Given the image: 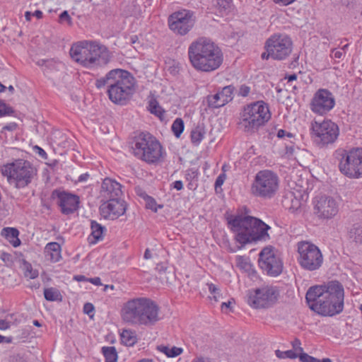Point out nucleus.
<instances>
[{"label":"nucleus","mask_w":362,"mask_h":362,"mask_svg":"<svg viewBox=\"0 0 362 362\" xmlns=\"http://www.w3.org/2000/svg\"><path fill=\"white\" fill-rule=\"evenodd\" d=\"M339 211L336 200L329 196L317 197L314 202V212L320 218L329 219Z\"/></svg>","instance_id":"18"},{"label":"nucleus","mask_w":362,"mask_h":362,"mask_svg":"<svg viewBox=\"0 0 362 362\" xmlns=\"http://www.w3.org/2000/svg\"><path fill=\"white\" fill-rule=\"evenodd\" d=\"M250 91V88L246 85L240 86L239 88L238 94L243 97H246L248 95Z\"/></svg>","instance_id":"48"},{"label":"nucleus","mask_w":362,"mask_h":362,"mask_svg":"<svg viewBox=\"0 0 362 362\" xmlns=\"http://www.w3.org/2000/svg\"><path fill=\"white\" fill-rule=\"evenodd\" d=\"M121 187L119 182L107 177L102 183L100 194L107 199L119 197L122 194Z\"/></svg>","instance_id":"23"},{"label":"nucleus","mask_w":362,"mask_h":362,"mask_svg":"<svg viewBox=\"0 0 362 362\" xmlns=\"http://www.w3.org/2000/svg\"><path fill=\"white\" fill-rule=\"evenodd\" d=\"M292 345H293V348L294 349L293 351H295L296 353H303V348L300 346L301 345V343H300V341L298 339H296L293 343H292Z\"/></svg>","instance_id":"49"},{"label":"nucleus","mask_w":362,"mask_h":362,"mask_svg":"<svg viewBox=\"0 0 362 362\" xmlns=\"http://www.w3.org/2000/svg\"><path fill=\"white\" fill-rule=\"evenodd\" d=\"M145 298H134L124 303L121 310L122 320L132 325L141 324V312Z\"/></svg>","instance_id":"19"},{"label":"nucleus","mask_w":362,"mask_h":362,"mask_svg":"<svg viewBox=\"0 0 362 362\" xmlns=\"http://www.w3.org/2000/svg\"><path fill=\"white\" fill-rule=\"evenodd\" d=\"M230 305H231V301H228V302L222 303V304H221V309H222V310L224 311V312H227L226 309L230 308Z\"/></svg>","instance_id":"62"},{"label":"nucleus","mask_w":362,"mask_h":362,"mask_svg":"<svg viewBox=\"0 0 362 362\" xmlns=\"http://www.w3.org/2000/svg\"><path fill=\"white\" fill-rule=\"evenodd\" d=\"M158 350H159L160 352L165 354L168 357H176L179 355H180L182 353V349L173 346L169 347L164 345H160L158 346Z\"/></svg>","instance_id":"33"},{"label":"nucleus","mask_w":362,"mask_h":362,"mask_svg":"<svg viewBox=\"0 0 362 362\" xmlns=\"http://www.w3.org/2000/svg\"><path fill=\"white\" fill-rule=\"evenodd\" d=\"M305 299L312 310L321 315L334 316L344 309V287L337 281L324 286H314L308 290Z\"/></svg>","instance_id":"1"},{"label":"nucleus","mask_w":362,"mask_h":362,"mask_svg":"<svg viewBox=\"0 0 362 362\" xmlns=\"http://www.w3.org/2000/svg\"><path fill=\"white\" fill-rule=\"evenodd\" d=\"M192 362H210V361L207 358H205L201 357V358L194 359Z\"/></svg>","instance_id":"64"},{"label":"nucleus","mask_w":362,"mask_h":362,"mask_svg":"<svg viewBox=\"0 0 362 362\" xmlns=\"http://www.w3.org/2000/svg\"><path fill=\"white\" fill-rule=\"evenodd\" d=\"M13 113L11 107L7 105L5 103L0 100V117L11 115Z\"/></svg>","instance_id":"40"},{"label":"nucleus","mask_w":362,"mask_h":362,"mask_svg":"<svg viewBox=\"0 0 362 362\" xmlns=\"http://www.w3.org/2000/svg\"><path fill=\"white\" fill-rule=\"evenodd\" d=\"M155 206H156L155 200L153 198L148 197V199H147V202H146V207L148 209H150L154 211H156L157 209Z\"/></svg>","instance_id":"50"},{"label":"nucleus","mask_w":362,"mask_h":362,"mask_svg":"<svg viewBox=\"0 0 362 362\" xmlns=\"http://www.w3.org/2000/svg\"><path fill=\"white\" fill-rule=\"evenodd\" d=\"M25 276L33 279L38 276V272L36 269H33L30 264H28L26 265Z\"/></svg>","instance_id":"42"},{"label":"nucleus","mask_w":362,"mask_h":362,"mask_svg":"<svg viewBox=\"0 0 362 362\" xmlns=\"http://www.w3.org/2000/svg\"><path fill=\"white\" fill-rule=\"evenodd\" d=\"M284 79L287 80L288 83H292L293 81H296L297 75L296 74L286 75Z\"/></svg>","instance_id":"58"},{"label":"nucleus","mask_w":362,"mask_h":362,"mask_svg":"<svg viewBox=\"0 0 362 362\" xmlns=\"http://www.w3.org/2000/svg\"><path fill=\"white\" fill-rule=\"evenodd\" d=\"M335 105V98L327 89L320 88L315 92L311 102V110L320 115L329 112Z\"/></svg>","instance_id":"16"},{"label":"nucleus","mask_w":362,"mask_h":362,"mask_svg":"<svg viewBox=\"0 0 362 362\" xmlns=\"http://www.w3.org/2000/svg\"><path fill=\"white\" fill-rule=\"evenodd\" d=\"M292 40L285 34L276 33L269 37L264 47L272 55V59L284 60L292 51Z\"/></svg>","instance_id":"12"},{"label":"nucleus","mask_w":362,"mask_h":362,"mask_svg":"<svg viewBox=\"0 0 362 362\" xmlns=\"http://www.w3.org/2000/svg\"><path fill=\"white\" fill-rule=\"evenodd\" d=\"M1 259L5 263L11 262V255L6 252H2L0 256Z\"/></svg>","instance_id":"54"},{"label":"nucleus","mask_w":362,"mask_h":362,"mask_svg":"<svg viewBox=\"0 0 362 362\" xmlns=\"http://www.w3.org/2000/svg\"><path fill=\"white\" fill-rule=\"evenodd\" d=\"M209 292L213 295V299L218 302L220 296V289L214 284H207Z\"/></svg>","instance_id":"41"},{"label":"nucleus","mask_w":362,"mask_h":362,"mask_svg":"<svg viewBox=\"0 0 362 362\" xmlns=\"http://www.w3.org/2000/svg\"><path fill=\"white\" fill-rule=\"evenodd\" d=\"M343 54L344 52L339 50L332 49V57L334 59H339Z\"/></svg>","instance_id":"55"},{"label":"nucleus","mask_w":362,"mask_h":362,"mask_svg":"<svg viewBox=\"0 0 362 362\" xmlns=\"http://www.w3.org/2000/svg\"><path fill=\"white\" fill-rule=\"evenodd\" d=\"M349 237L356 243H362V222L352 226L349 231Z\"/></svg>","instance_id":"28"},{"label":"nucleus","mask_w":362,"mask_h":362,"mask_svg":"<svg viewBox=\"0 0 362 362\" xmlns=\"http://www.w3.org/2000/svg\"><path fill=\"white\" fill-rule=\"evenodd\" d=\"M205 130L203 127L197 126L192 130L190 137L193 144L197 146L204 139Z\"/></svg>","instance_id":"32"},{"label":"nucleus","mask_w":362,"mask_h":362,"mask_svg":"<svg viewBox=\"0 0 362 362\" xmlns=\"http://www.w3.org/2000/svg\"><path fill=\"white\" fill-rule=\"evenodd\" d=\"M279 293L276 287L265 286L250 291L247 295V303L254 308H265L272 305Z\"/></svg>","instance_id":"14"},{"label":"nucleus","mask_w":362,"mask_h":362,"mask_svg":"<svg viewBox=\"0 0 362 362\" xmlns=\"http://www.w3.org/2000/svg\"><path fill=\"white\" fill-rule=\"evenodd\" d=\"M207 106L209 108L215 109L224 106L225 102L222 99L219 92L214 95H209L206 98Z\"/></svg>","instance_id":"29"},{"label":"nucleus","mask_w":362,"mask_h":362,"mask_svg":"<svg viewBox=\"0 0 362 362\" xmlns=\"http://www.w3.org/2000/svg\"><path fill=\"white\" fill-rule=\"evenodd\" d=\"M35 152L43 159H47V153L44 151V149H42V148H40V146H35V148H34Z\"/></svg>","instance_id":"51"},{"label":"nucleus","mask_w":362,"mask_h":362,"mask_svg":"<svg viewBox=\"0 0 362 362\" xmlns=\"http://www.w3.org/2000/svg\"><path fill=\"white\" fill-rule=\"evenodd\" d=\"M298 262L300 266L309 272L319 269L323 263V255L315 244L301 241L298 243Z\"/></svg>","instance_id":"9"},{"label":"nucleus","mask_w":362,"mask_h":362,"mask_svg":"<svg viewBox=\"0 0 362 362\" xmlns=\"http://www.w3.org/2000/svg\"><path fill=\"white\" fill-rule=\"evenodd\" d=\"M61 246L59 243L52 242L47 244L45 250L46 256L53 262H57L61 258Z\"/></svg>","instance_id":"25"},{"label":"nucleus","mask_w":362,"mask_h":362,"mask_svg":"<svg viewBox=\"0 0 362 362\" xmlns=\"http://www.w3.org/2000/svg\"><path fill=\"white\" fill-rule=\"evenodd\" d=\"M44 296L48 301H61L62 300L60 291L54 287L45 288Z\"/></svg>","instance_id":"30"},{"label":"nucleus","mask_w":362,"mask_h":362,"mask_svg":"<svg viewBox=\"0 0 362 362\" xmlns=\"http://www.w3.org/2000/svg\"><path fill=\"white\" fill-rule=\"evenodd\" d=\"M134 155L147 163H156L163 156L160 142L148 132H141L134 139Z\"/></svg>","instance_id":"7"},{"label":"nucleus","mask_w":362,"mask_h":362,"mask_svg":"<svg viewBox=\"0 0 362 362\" xmlns=\"http://www.w3.org/2000/svg\"><path fill=\"white\" fill-rule=\"evenodd\" d=\"M102 353L105 358V362H117V352L115 346H103Z\"/></svg>","instance_id":"34"},{"label":"nucleus","mask_w":362,"mask_h":362,"mask_svg":"<svg viewBox=\"0 0 362 362\" xmlns=\"http://www.w3.org/2000/svg\"><path fill=\"white\" fill-rule=\"evenodd\" d=\"M120 337L122 343L128 346H132L137 342L136 332L130 329H123Z\"/></svg>","instance_id":"27"},{"label":"nucleus","mask_w":362,"mask_h":362,"mask_svg":"<svg viewBox=\"0 0 362 362\" xmlns=\"http://www.w3.org/2000/svg\"><path fill=\"white\" fill-rule=\"evenodd\" d=\"M159 308L153 300L145 298L143 308L141 312L140 325L151 326L157 322L160 317L158 316Z\"/></svg>","instance_id":"22"},{"label":"nucleus","mask_w":362,"mask_h":362,"mask_svg":"<svg viewBox=\"0 0 362 362\" xmlns=\"http://www.w3.org/2000/svg\"><path fill=\"white\" fill-rule=\"evenodd\" d=\"M195 21L194 12L183 9L173 13L168 17V26L176 35L184 36L193 28Z\"/></svg>","instance_id":"13"},{"label":"nucleus","mask_w":362,"mask_h":362,"mask_svg":"<svg viewBox=\"0 0 362 362\" xmlns=\"http://www.w3.org/2000/svg\"><path fill=\"white\" fill-rule=\"evenodd\" d=\"M294 153V146L293 145H290V146H286V151H285V153L288 156H293Z\"/></svg>","instance_id":"57"},{"label":"nucleus","mask_w":362,"mask_h":362,"mask_svg":"<svg viewBox=\"0 0 362 362\" xmlns=\"http://www.w3.org/2000/svg\"><path fill=\"white\" fill-rule=\"evenodd\" d=\"M148 110L151 113L154 114L158 117H160L163 113V109L159 105L158 101L156 99H151L149 101Z\"/></svg>","instance_id":"38"},{"label":"nucleus","mask_w":362,"mask_h":362,"mask_svg":"<svg viewBox=\"0 0 362 362\" xmlns=\"http://www.w3.org/2000/svg\"><path fill=\"white\" fill-rule=\"evenodd\" d=\"M293 194H289L286 196V199H289L292 202L291 206L289 207L291 209H297L300 206V202L298 199H293Z\"/></svg>","instance_id":"46"},{"label":"nucleus","mask_w":362,"mask_h":362,"mask_svg":"<svg viewBox=\"0 0 362 362\" xmlns=\"http://www.w3.org/2000/svg\"><path fill=\"white\" fill-rule=\"evenodd\" d=\"M228 223L235 233V240L240 245L239 249L248 243L266 240L269 238L267 231L270 226L257 218L238 215L228 218Z\"/></svg>","instance_id":"4"},{"label":"nucleus","mask_w":362,"mask_h":362,"mask_svg":"<svg viewBox=\"0 0 362 362\" xmlns=\"http://www.w3.org/2000/svg\"><path fill=\"white\" fill-rule=\"evenodd\" d=\"M1 235L8 240L13 247H17L21 244L18 238L19 231L15 228H4L1 230Z\"/></svg>","instance_id":"26"},{"label":"nucleus","mask_w":362,"mask_h":362,"mask_svg":"<svg viewBox=\"0 0 362 362\" xmlns=\"http://www.w3.org/2000/svg\"><path fill=\"white\" fill-rule=\"evenodd\" d=\"M339 163L340 172L349 178L362 177V148L343 151Z\"/></svg>","instance_id":"10"},{"label":"nucleus","mask_w":362,"mask_h":362,"mask_svg":"<svg viewBox=\"0 0 362 362\" xmlns=\"http://www.w3.org/2000/svg\"><path fill=\"white\" fill-rule=\"evenodd\" d=\"M94 310V306L93 304L90 303H86L83 306V312L88 315H90V313Z\"/></svg>","instance_id":"52"},{"label":"nucleus","mask_w":362,"mask_h":362,"mask_svg":"<svg viewBox=\"0 0 362 362\" xmlns=\"http://www.w3.org/2000/svg\"><path fill=\"white\" fill-rule=\"evenodd\" d=\"M296 0H274V1L276 4H281L282 5L286 6L288 5Z\"/></svg>","instance_id":"61"},{"label":"nucleus","mask_w":362,"mask_h":362,"mask_svg":"<svg viewBox=\"0 0 362 362\" xmlns=\"http://www.w3.org/2000/svg\"><path fill=\"white\" fill-rule=\"evenodd\" d=\"M184 122L181 118H177L173 123L171 129L174 135L179 138L184 130Z\"/></svg>","instance_id":"36"},{"label":"nucleus","mask_w":362,"mask_h":362,"mask_svg":"<svg viewBox=\"0 0 362 362\" xmlns=\"http://www.w3.org/2000/svg\"><path fill=\"white\" fill-rule=\"evenodd\" d=\"M173 187L177 190H181L183 188L182 182L180 180H177L173 183Z\"/></svg>","instance_id":"60"},{"label":"nucleus","mask_w":362,"mask_h":362,"mask_svg":"<svg viewBox=\"0 0 362 362\" xmlns=\"http://www.w3.org/2000/svg\"><path fill=\"white\" fill-rule=\"evenodd\" d=\"M1 172L9 185L18 189L28 187L37 175V170L34 165L23 159H17L4 165Z\"/></svg>","instance_id":"5"},{"label":"nucleus","mask_w":362,"mask_h":362,"mask_svg":"<svg viewBox=\"0 0 362 362\" xmlns=\"http://www.w3.org/2000/svg\"><path fill=\"white\" fill-rule=\"evenodd\" d=\"M88 177L89 175L88 173H84L78 177V181L80 182H85L88 180Z\"/></svg>","instance_id":"63"},{"label":"nucleus","mask_w":362,"mask_h":362,"mask_svg":"<svg viewBox=\"0 0 362 362\" xmlns=\"http://www.w3.org/2000/svg\"><path fill=\"white\" fill-rule=\"evenodd\" d=\"M234 89L233 86H226L219 92L222 99L224 100L225 104H227L233 99Z\"/></svg>","instance_id":"37"},{"label":"nucleus","mask_w":362,"mask_h":362,"mask_svg":"<svg viewBox=\"0 0 362 362\" xmlns=\"http://www.w3.org/2000/svg\"><path fill=\"white\" fill-rule=\"evenodd\" d=\"M52 197L57 198V204L60 206L62 214H70L77 210L79 198L76 195L54 190L52 192Z\"/></svg>","instance_id":"21"},{"label":"nucleus","mask_w":362,"mask_h":362,"mask_svg":"<svg viewBox=\"0 0 362 362\" xmlns=\"http://www.w3.org/2000/svg\"><path fill=\"white\" fill-rule=\"evenodd\" d=\"M268 105L262 100L245 105L240 114V128L246 133H255L271 119Z\"/></svg>","instance_id":"6"},{"label":"nucleus","mask_w":362,"mask_h":362,"mask_svg":"<svg viewBox=\"0 0 362 362\" xmlns=\"http://www.w3.org/2000/svg\"><path fill=\"white\" fill-rule=\"evenodd\" d=\"M259 265L269 276H277L283 271L281 259L275 254L272 247H264L259 255Z\"/></svg>","instance_id":"15"},{"label":"nucleus","mask_w":362,"mask_h":362,"mask_svg":"<svg viewBox=\"0 0 362 362\" xmlns=\"http://www.w3.org/2000/svg\"><path fill=\"white\" fill-rule=\"evenodd\" d=\"M59 21L62 23L63 21H66L69 25L71 24V18L70 17L67 11H64L59 15Z\"/></svg>","instance_id":"45"},{"label":"nucleus","mask_w":362,"mask_h":362,"mask_svg":"<svg viewBox=\"0 0 362 362\" xmlns=\"http://www.w3.org/2000/svg\"><path fill=\"white\" fill-rule=\"evenodd\" d=\"M127 209L124 200L119 197L107 199L100 206V214L105 219L115 220L122 216Z\"/></svg>","instance_id":"20"},{"label":"nucleus","mask_w":362,"mask_h":362,"mask_svg":"<svg viewBox=\"0 0 362 362\" xmlns=\"http://www.w3.org/2000/svg\"><path fill=\"white\" fill-rule=\"evenodd\" d=\"M187 55L192 66L198 71L209 73L218 69L223 62L220 47L206 37H199L188 47Z\"/></svg>","instance_id":"2"},{"label":"nucleus","mask_w":362,"mask_h":362,"mask_svg":"<svg viewBox=\"0 0 362 362\" xmlns=\"http://www.w3.org/2000/svg\"><path fill=\"white\" fill-rule=\"evenodd\" d=\"M312 138L315 144L320 147H325L335 142L339 134L338 126L331 120L322 122H313L311 124Z\"/></svg>","instance_id":"11"},{"label":"nucleus","mask_w":362,"mask_h":362,"mask_svg":"<svg viewBox=\"0 0 362 362\" xmlns=\"http://www.w3.org/2000/svg\"><path fill=\"white\" fill-rule=\"evenodd\" d=\"M299 358L301 362H320V360L309 356L305 353H300Z\"/></svg>","instance_id":"43"},{"label":"nucleus","mask_w":362,"mask_h":362,"mask_svg":"<svg viewBox=\"0 0 362 362\" xmlns=\"http://www.w3.org/2000/svg\"><path fill=\"white\" fill-rule=\"evenodd\" d=\"M87 41L79 42L71 46L70 49V56L76 62L81 64L84 67H87L86 60L87 57Z\"/></svg>","instance_id":"24"},{"label":"nucleus","mask_w":362,"mask_h":362,"mask_svg":"<svg viewBox=\"0 0 362 362\" xmlns=\"http://www.w3.org/2000/svg\"><path fill=\"white\" fill-rule=\"evenodd\" d=\"M135 78L132 74L122 69L110 71L104 77L96 80L95 86L101 88L107 86V95L115 104L124 105L135 91Z\"/></svg>","instance_id":"3"},{"label":"nucleus","mask_w":362,"mask_h":362,"mask_svg":"<svg viewBox=\"0 0 362 362\" xmlns=\"http://www.w3.org/2000/svg\"><path fill=\"white\" fill-rule=\"evenodd\" d=\"M88 281L96 286L102 285L101 280L99 277L90 278L88 279Z\"/></svg>","instance_id":"59"},{"label":"nucleus","mask_w":362,"mask_h":362,"mask_svg":"<svg viewBox=\"0 0 362 362\" xmlns=\"http://www.w3.org/2000/svg\"><path fill=\"white\" fill-rule=\"evenodd\" d=\"M279 178L272 170L259 171L251 185V194L258 198L269 199L273 198L279 188Z\"/></svg>","instance_id":"8"},{"label":"nucleus","mask_w":362,"mask_h":362,"mask_svg":"<svg viewBox=\"0 0 362 362\" xmlns=\"http://www.w3.org/2000/svg\"><path fill=\"white\" fill-rule=\"evenodd\" d=\"M10 327V323L6 320H0V329L5 330Z\"/></svg>","instance_id":"56"},{"label":"nucleus","mask_w":362,"mask_h":362,"mask_svg":"<svg viewBox=\"0 0 362 362\" xmlns=\"http://www.w3.org/2000/svg\"><path fill=\"white\" fill-rule=\"evenodd\" d=\"M226 178V175L224 173H221L216 178L215 182V188L221 187L223 184Z\"/></svg>","instance_id":"44"},{"label":"nucleus","mask_w":362,"mask_h":362,"mask_svg":"<svg viewBox=\"0 0 362 362\" xmlns=\"http://www.w3.org/2000/svg\"><path fill=\"white\" fill-rule=\"evenodd\" d=\"M86 63L87 68L107 64L110 61V54L107 48L96 42H88Z\"/></svg>","instance_id":"17"},{"label":"nucleus","mask_w":362,"mask_h":362,"mask_svg":"<svg viewBox=\"0 0 362 362\" xmlns=\"http://www.w3.org/2000/svg\"><path fill=\"white\" fill-rule=\"evenodd\" d=\"M216 6L221 15H227L233 9L232 1L228 0H216Z\"/></svg>","instance_id":"35"},{"label":"nucleus","mask_w":362,"mask_h":362,"mask_svg":"<svg viewBox=\"0 0 362 362\" xmlns=\"http://www.w3.org/2000/svg\"><path fill=\"white\" fill-rule=\"evenodd\" d=\"M17 124L16 122H11L3 127L1 134H3L4 131L13 132L17 129Z\"/></svg>","instance_id":"47"},{"label":"nucleus","mask_w":362,"mask_h":362,"mask_svg":"<svg viewBox=\"0 0 362 362\" xmlns=\"http://www.w3.org/2000/svg\"><path fill=\"white\" fill-rule=\"evenodd\" d=\"M276 356L279 358H291L295 359L298 357V354L293 351V350H288L286 351H281L279 350H276L275 351Z\"/></svg>","instance_id":"39"},{"label":"nucleus","mask_w":362,"mask_h":362,"mask_svg":"<svg viewBox=\"0 0 362 362\" xmlns=\"http://www.w3.org/2000/svg\"><path fill=\"white\" fill-rule=\"evenodd\" d=\"M90 228L91 235L95 239V242L103 239V233L105 230V227L102 226L95 221H91Z\"/></svg>","instance_id":"31"},{"label":"nucleus","mask_w":362,"mask_h":362,"mask_svg":"<svg viewBox=\"0 0 362 362\" xmlns=\"http://www.w3.org/2000/svg\"><path fill=\"white\" fill-rule=\"evenodd\" d=\"M277 136L279 138H284L285 136H287L288 138L293 137V134L290 132H287L284 129H279L277 132Z\"/></svg>","instance_id":"53"}]
</instances>
